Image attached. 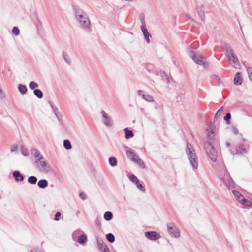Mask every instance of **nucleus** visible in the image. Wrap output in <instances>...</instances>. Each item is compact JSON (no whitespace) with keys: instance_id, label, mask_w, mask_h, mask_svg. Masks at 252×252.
Returning a JSON list of instances; mask_svg holds the SVG:
<instances>
[{"instance_id":"nucleus-1","label":"nucleus","mask_w":252,"mask_h":252,"mask_svg":"<svg viewBox=\"0 0 252 252\" xmlns=\"http://www.w3.org/2000/svg\"><path fill=\"white\" fill-rule=\"evenodd\" d=\"M207 136L208 141L204 142V149L210 159L213 162H216L217 159V152L212 143L215 140L214 135L207 134Z\"/></svg>"},{"instance_id":"nucleus-2","label":"nucleus","mask_w":252,"mask_h":252,"mask_svg":"<svg viewBox=\"0 0 252 252\" xmlns=\"http://www.w3.org/2000/svg\"><path fill=\"white\" fill-rule=\"evenodd\" d=\"M74 13L76 20L80 26L85 30L90 27V21L88 15L81 9L74 8Z\"/></svg>"},{"instance_id":"nucleus-3","label":"nucleus","mask_w":252,"mask_h":252,"mask_svg":"<svg viewBox=\"0 0 252 252\" xmlns=\"http://www.w3.org/2000/svg\"><path fill=\"white\" fill-rule=\"evenodd\" d=\"M186 153L192 167L194 169L197 168L198 167V159L197 156L195 152V150L192 147V145L189 143L187 144Z\"/></svg>"},{"instance_id":"nucleus-4","label":"nucleus","mask_w":252,"mask_h":252,"mask_svg":"<svg viewBox=\"0 0 252 252\" xmlns=\"http://www.w3.org/2000/svg\"><path fill=\"white\" fill-rule=\"evenodd\" d=\"M224 46L226 50V55L229 60L232 62L234 65H239V60L231 46L227 43L225 44Z\"/></svg>"},{"instance_id":"nucleus-5","label":"nucleus","mask_w":252,"mask_h":252,"mask_svg":"<svg viewBox=\"0 0 252 252\" xmlns=\"http://www.w3.org/2000/svg\"><path fill=\"white\" fill-rule=\"evenodd\" d=\"M35 164L37 169L44 173H49L51 171V167L44 159H36Z\"/></svg>"},{"instance_id":"nucleus-6","label":"nucleus","mask_w":252,"mask_h":252,"mask_svg":"<svg viewBox=\"0 0 252 252\" xmlns=\"http://www.w3.org/2000/svg\"><path fill=\"white\" fill-rule=\"evenodd\" d=\"M189 55L196 64L204 66H205L206 64H207L204 58L201 55L195 53L194 51H189Z\"/></svg>"},{"instance_id":"nucleus-7","label":"nucleus","mask_w":252,"mask_h":252,"mask_svg":"<svg viewBox=\"0 0 252 252\" xmlns=\"http://www.w3.org/2000/svg\"><path fill=\"white\" fill-rule=\"evenodd\" d=\"M167 230L170 235L175 238H178L180 236V232L176 227L173 226L171 223L167 224Z\"/></svg>"},{"instance_id":"nucleus-8","label":"nucleus","mask_w":252,"mask_h":252,"mask_svg":"<svg viewBox=\"0 0 252 252\" xmlns=\"http://www.w3.org/2000/svg\"><path fill=\"white\" fill-rule=\"evenodd\" d=\"M145 236L152 241L158 240L160 238V234L156 231H148L145 233Z\"/></svg>"},{"instance_id":"nucleus-9","label":"nucleus","mask_w":252,"mask_h":252,"mask_svg":"<svg viewBox=\"0 0 252 252\" xmlns=\"http://www.w3.org/2000/svg\"><path fill=\"white\" fill-rule=\"evenodd\" d=\"M101 113L102 114V117L104 119V124L108 126H112L113 125V121L112 118L110 116L108 115L104 111H102Z\"/></svg>"},{"instance_id":"nucleus-10","label":"nucleus","mask_w":252,"mask_h":252,"mask_svg":"<svg viewBox=\"0 0 252 252\" xmlns=\"http://www.w3.org/2000/svg\"><path fill=\"white\" fill-rule=\"evenodd\" d=\"M138 94L147 102H151L154 101L153 97L148 94H145L144 91L143 90H138Z\"/></svg>"},{"instance_id":"nucleus-11","label":"nucleus","mask_w":252,"mask_h":252,"mask_svg":"<svg viewBox=\"0 0 252 252\" xmlns=\"http://www.w3.org/2000/svg\"><path fill=\"white\" fill-rule=\"evenodd\" d=\"M141 31L144 36L145 39L147 43H150V37H151V34L148 32L146 27L141 26Z\"/></svg>"},{"instance_id":"nucleus-12","label":"nucleus","mask_w":252,"mask_h":252,"mask_svg":"<svg viewBox=\"0 0 252 252\" xmlns=\"http://www.w3.org/2000/svg\"><path fill=\"white\" fill-rule=\"evenodd\" d=\"M31 154L33 155L36 159H44V157L41 154L40 151L36 149L32 150Z\"/></svg>"},{"instance_id":"nucleus-13","label":"nucleus","mask_w":252,"mask_h":252,"mask_svg":"<svg viewBox=\"0 0 252 252\" xmlns=\"http://www.w3.org/2000/svg\"><path fill=\"white\" fill-rule=\"evenodd\" d=\"M126 154L127 156V157L129 158L133 162H135L136 160L138 159V158H139L137 154L134 153L132 151H127L126 152Z\"/></svg>"},{"instance_id":"nucleus-14","label":"nucleus","mask_w":252,"mask_h":252,"mask_svg":"<svg viewBox=\"0 0 252 252\" xmlns=\"http://www.w3.org/2000/svg\"><path fill=\"white\" fill-rule=\"evenodd\" d=\"M242 83V78L240 72H237L234 78V84L235 85H240Z\"/></svg>"},{"instance_id":"nucleus-15","label":"nucleus","mask_w":252,"mask_h":252,"mask_svg":"<svg viewBox=\"0 0 252 252\" xmlns=\"http://www.w3.org/2000/svg\"><path fill=\"white\" fill-rule=\"evenodd\" d=\"M97 243L98 245L99 248L103 251V252H109V248L106 245V244L103 242L102 240H97Z\"/></svg>"},{"instance_id":"nucleus-16","label":"nucleus","mask_w":252,"mask_h":252,"mask_svg":"<svg viewBox=\"0 0 252 252\" xmlns=\"http://www.w3.org/2000/svg\"><path fill=\"white\" fill-rule=\"evenodd\" d=\"M13 176L16 181H23L24 180V176L20 173L19 171H15L13 173Z\"/></svg>"},{"instance_id":"nucleus-17","label":"nucleus","mask_w":252,"mask_h":252,"mask_svg":"<svg viewBox=\"0 0 252 252\" xmlns=\"http://www.w3.org/2000/svg\"><path fill=\"white\" fill-rule=\"evenodd\" d=\"M125 132V138L126 139L132 138L134 136V134L132 131L129 130L128 128H125L124 129Z\"/></svg>"},{"instance_id":"nucleus-18","label":"nucleus","mask_w":252,"mask_h":252,"mask_svg":"<svg viewBox=\"0 0 252 252\" xmlns=\"http://www.w3.org/2000/svg\"><path fill=\"white\" fill-rule=\"evenodd\" d=\"M196 10L197 11V13L199 15V16L200 17L201 20L202 21H204L205 18V16L204 14V11L202 9L201 7H200L198 6H196Z\"/></svg>"},{"instance_id":"nucleus-19","label":"nucleus","mask_w":252,"mask_h":252,"mask_svg":"<svg viewBox=\"0 0 252 252\" xmlns=\"http://www.w3.org/2000/svg\"><path fill=\"white\" fill-rule=\"evenodd\" d=\"M38 187L41 189H45L48 186V183L46 179H41L37 183Z\"/></svg>"},{"instance_id":"nucleus-20","label":"nucleus","mask_w":252,"mask_h":252,"mask_svg":"<svg viewBox=\"0 0 252 252\" xmlns=\"http://www.w3.org/2000/svg\"><path fill=\"white\" fill-rule=\"evenodd\" d=\"M87 240V237L84 233L81 235L78 238L77 242L80 244H85Z\"/></svg>"},{"instance_id":"nucleus-21","label":"nucleus","mask_w":252,"mask_h":252,"mask_svg":"<svg viewBox=\"0 0 252 252\" xmlns=\"http://www.w3.org/2000/svg\"><path fill=\"white\" fill-rule=\"evenodd\" d=\"M18 89L19 92L22 94H25L27 91L26 86L23 84H19L18 86Z\"/></svg>"},{"instance_id":"nucleus-22","label":"nucleus","mask_w":252,"mask_h":252,"mask_svg":"<svg viewBox=\"0 0 252 252\" xmlns=\"http://www.w3.org/2000/svg\"><path fill=\"white\" fill-rule=\"evenodd\" d=\"M235 150L236 153L237 154H243L247 153L246 149L241 147L240 146H236Z\"/></svg>"},{"instance_id":"nucleus-23","label":"nucleus","mask_w":252,"mask_h":252,"mask_svg":"<svg viewBox=\"0 0 252 252\" xmlns=\"http://www.w3.org/2000/svg\"><path fill=\"white\" fill-rule=\"evenodd\" d=\"M239 203L247 207L251 206L252 205L251 202L245 199L244 197H243L241 200H240Z\"/></svg>"},{"instance_id":"nucleus-24","label":"nucleus","mask_w":252,"mask_h":252,"mask_svg":"<svg viewBox=\"0 0 252 252\" xmlns=\"http://www.w3.org/2000/svg\"><path fill=\"white\" fill-rule=\"evenodd\" d=\"M34 95L38 98L41 99L43 96V94L42 92L38 89H34L33 91Z\"/></svg>"},{"instance_id":"nucleus-25","label":"nucleus","mask_w":252,"mask_h":252,"mask_svg":"<svg viewBox=\"0 0 252 252\" xmlns=\"http://www.w3.org/2000/svg\"><path fill=\"white\" fill-rule=\"evenodd\" d=\"M109 164L112 166L114 167L117 165V160L115 157H111L109 158Z\"/></svg>"},{"instance_id":"nucleus-26","label":"nucleus","mask_w":252,"mask_h":252,"mask_svg":"<svg viewBox=\"0 0 252 252\" xmlns=\"http://www.w3.org/2000/svg\"><path fill=\"white\" fill-rule=\"evenodd\" d=\"M113 218V214L110 211H106L104 214V218L106 220H110Z\"/></svg>"},{"instance_id":"nucleus-27","label":"nucleus","mask_w":252,"mask_h":252,"mask_svg":"<svg viewBox=\"0 0 252 252\" xmlns=\"http://www.w3.org/2000/svg\"><path fill=\"white\" fill-rule=\"evenodd\" d=\"M37 181V178L34 176H31L28 179V182L31 184H35Z\"/></svg>"},{"instance_id":"nucleus-28","label":"nucleus","mask_w":252,"mask_h":252,"mask_svg":"<svg viewBox=\"0 0 252 252\" xmlns=\"http://www.w3.org/2000/svg\"><path fill=\"white\" fill-rule=\"evenodd\" d=\"M50 105L51 107L52 110L54 112V114L56 117L58 118L59 120H60L59 117L58 116V113H59L58 109L54 106V104L52 102H50Z\"/></svg>"},{"instance_id":"nucleus-29","label":"nucleus","mask_w":252,"mask_h":252,"mask_svg":"<svg viewBox=\"0 0 252 252\" xmlns=\"http://www.w3.org/2000/svg\"><path fill=\"white\" fill-rule=\"evenodd\" d=\"M106 239L110 243H113L115 240L114 235L112 233H108L106 235Z\"/></svg>"},{"instance_id":"nucleus-30","label":"nucleus","mask_w":252,"mask_h":252,"mask_svg":"<svg viewBox=\"0 0 252 252\" xmlns=\"http://www.w3.org/2000/svg\"><path fill=\"white\" fill-rule=\"evenodd\" d=\"M160 76L162 80L166 81L167 83L169 82V78L165 71H161L160 73Z\"/></svg>"},{"instance_id":"nucleus-31","label":"nucleus","mask_w":252,"mask_h":252,"mask_svg":"<svg viewBox=\"0 0 252 252\" xmlns=\"http://www.w3.org/2000/svg\"><path fill=\"white\" fill-rule=\"evenodd\" d=\"M233 194L239 202H240V200L244 197L239 191L237 190H233Z\"/></svg>"},{"instance_id":"nucleus-32","label":"nucleus","mask_w":252,"mask_h":252,"mask_svg":"<svg viewBox=\"0 0 252 252\" xmlns=\"http://www.w3.org/2000/svg\"><path fill=\"white\" fill-rule=\"evenodd\" d=\"M63 146L67 150H69L72 148L71 143L68 140H64L63 141Z\"/></svg>"},{"instance_id":"nucleus-33","label":"nucleus","mask_w":252,"mask_h":252,"mask_svg":"<svg viewBox=\"0 0 252 252\" xmlns=\"http://www.w3.org/2000/svg\"><path fill=\"white\" fill-rule=\"evenodd\" d=\"M63 56L66 63L70 65L71 64V62L69 56L64 52H63Z\"/></svg>"},{"instance_id":"nucleus-34","label":"nucleus","mask_w":252,"mask_h":252,"mask_svg":"<svg viewBox=\"0 0 252 252\" xmlns=\"http://www.w3.org/2000/svg\"><path fill=\"white\" fill-rule=\"evenodd\" d=\"M38 87V84L34 81H32L29 83V88L31 90H34V89H35V88Z\"/></svg>"},{"instance_id":"nucleus-35","label":"nucleus","mask_w":252,"mask_h":252,"mask_svg":"<svg viewBox=\"0 0 252 252\" xmlns=\"http://www.w3.org/2000/svg\"><path fill=\"white\" fill-rule=\"evenodd\" d=\"M212 78L215 79L216 82L219 84V85H223V82H222V80L217 75H213Z\"/></svg>"},{"instance_id":"nucleus-36","label":"nucleus","mask_w":252,"mask_h":252,"mask_svg":"<svg viewBox=\"0 0 252 252\" xmlns=\"http://www.w3.org/2000/svg\"><path fill=\"white\" fill-rule=\"evenodd\" d=\"M129 179L131 182L135 183V184L139 181L137 177L133 174L130 175Z\"/></svg>"},{"instance_id":"nucleus-37","label":"nucleus","mask_w":252,"mask_h":252,"mask_svg":"<svg viewBox=\"0 0 252 252\" xmlns=\"http://www.w3.org/2000/svg\"><path fill=\"white\" fill-rule=\"evenodd\" d=\"M231 114L230 113H227L224 117V120L226 121L227 124L229 125L230 124V119H231Z\"/></svg>"},{"instance_id":"nucleus-38","label":"nucleus","mask_w":252,"mask_h":252,"mask_svg":"<svg viewBox=\"0 0 252 252\" xmlns=\"http://www.w3.org/2000/svg\"><path fill=\"white\" fill-rule=\"evenodd\" d=\"M140 167L144 168L145 165L143 161L139 158L135 162Z\"/></svg>"},{"instance_id":"nucleus-39","label":"nucleus","mask_w":252,"mask_h":252,"mask_svg":"<svg viewBox=\"0 0 252 252\" xmlns=\"http://www.w3.org/2000/svg\"><path fill=\"white\" fill-rule=\"evenodd\" d=\"M137 187L142 191H145V188L143 186L142 184H141L139 182V181L136 183V184Z\"/></svg>"},{"instance_id":"nucleus-40","label":"nucleus","mask_w":252,"mask_h":252,"mask_svg":"<svg viewBox=\"0 0 252 252\" xmlns=\"http://www.w3.org/2000/svg\"><path fill=\"white\" fill-rule=\"evenodd\" d=\"M223 107H221L217 111V112L216 113V115L215 116V118L220 116L221 114V113L223 112Z\"/></svg>"},{"instance_id":"nucleus-41","label":"nucleus","mask_w":252,"mask_h":252,"mask_svg":"<svg viewBox=\"0 0 252 252\" xmlns=\"http://www.w3.org/2000/svg\"><path fill=\"white\" fill-rule=\"evenodd\" d=\"M12 32L15 35H18L20 33V31L17 27H14L12 29Z\"/></svg>"},{"instance_id":"nucleus-42","label":"nucleus","mask_w":252,"mask_h":252,"mask_svg":"<svg viewBox=\"0 0 252 252\" xmlns=\"http://www.w3.org/2000/svg\"><path fill=\"white\" fill-rule=\"evenodd\" d=\"M247 70L249 75V77L252 82V68L249 67Z\"/></svg>"},{"instance_id":"nucleus-43","label":"nucleus","mask_w":252,"mask_h":252,"mask_svg":"<svg viewBox=\"0 0 252 252\" xmlns=\"http://www.w3.org/2000/svg\"><path fill=\"white\" fill-rule=\"evenodd\" d=\"M140 21L142 24L141 26H144V27H146L145 22V18L143 16H140Z\"/></svg>"},{"instance_id":"nucleus-44","label":"nucleus","mask_w":252,"mask_h":252,"mask_svg":"<svg viewBox=\"0 0 252 252\" xmlns=\"http://www.w3.org/2000/svg\"><path fill=\"white\" fill-rule=\"evenodd\" d=\"M61 212H56L55 214V215L54 220H59V219H60L59 217L61 216Z\"/></svg>"},{"instance_id":"nucleus-45","label":"nucleus","mask_w":252,"mask_h":252,"mask_svg":"<svg viewBox=\"0 0 252 252\" xmlns=\"http://www.w3.org/2000/svg\"><path fill=\"white\" fill-rule=\"evenodd\" d=\"M18 146L16 145H12L10 149L11 152H14L17 150Z\"/></svg>"},{"instance_id":"nucleus-46","label":"nucleus","mask_w":252,"mask_h":252,"mask_svg":"<svg viewBox=\"0 0 252 252\" xmlns=\"http://www.w3.org/2000/svg\"><path fill=\"white\" fill-rule=\"evenodd\" d=\"M81 231L80 229L75 231L73 232V233L72 234V237H73V239H74L75 236H77V235H79L81 233Z\"/></svg>"},{"instance_id":"nucleus-47","label":"nucleus","mask_w":252,"mask_h":252,"mask_svg":"<svg viewBox=\"0 0 252 252\" xmlns=\"http://www.w3.org/2000/svg\"><path fill=\"white\" fill-rule=\"evenodd\" d=\"M213 130L211 129L210 127L207 129V134H210L211 135H213Z\"/></svg>"},{"instance_id":"nucleus-48","label":"nucleus","mask_w":252,"mask_h":252,"mask_svg":"<svg viewBox=\"0 0 252 252\" xmlns=\"http://www.w3.org/2000/svg\"><path fill=\"white\" fill-rule=\"evenodd\" d=\"M79 196L81 198L82 200H85L86 199V195L83 192H81L79 194Z\"/></svg>"},{"instance_id":"nucleus-49","label":"nucleus","mask_w":252,"mask_h":252,"mask_svg":"<svg viewBox=\"0 0 252 252\" xmlns=\"http://www.w3.org/2000/svg\"><path fill=\"white\" fill-rule=\"evenodd\" d=\"M232 131L235 134H238L239 133L238 129L235 127H232Z\"/></svg>"},{"instance_id":"nucleus-50","label":"nucleus","mask_w":252,"mask_h":252,"mask_svg":"<svg viewBox=\"0 0 252 252\" xmlns=\"http://www.w3.org/2000/svg\"><path fill=\"white\" fill-rule=\"evenodd\" d=\"M31 252H43V251L42 250L40 249H35L31 251Z\"/></svg>"},{"instance_id":"nucleus-51","label":"nucleus","mask_w":252,"mask_h":252,"mask_svg":"<svg viewBox=\"0 0 252 252\" xmlns=\"http://www.w3.org/2000/svg\"><path fill=\"white\" fill-rule=\"evenodd\" d=\"M229 182L230 185H231V186L233 185L234 184V182L232 180V178H230V179L229 180Z\"/></svg>"},{"instance_id":"nucleus-52","label":"nucleus","mask_w":252,"mask_h":252,"mask_svg":"<svg viewBox=\"0 0 252 252\" xmlns=\"http://www.w3.org/2000/svg\"><path fill=\"white\" fill-rule=\"evenodd\" d=\"M230 152L231 153V154L233 155H234L235 154H236V153L234 152V151H232L231 150H230Z\"/></svg>"},{"instance_id":"nucleus-53","label":"nucleus","mask_w":252,"mask_h":252,"mask_svg":"<svg viewBox=\"0 0 252 252\" xmlns=\"http://www.w3.org/2000/svg\"><path fill=\"white\" fill-rule=\"evenodd\" d=\"M225 144H226V146L228 147L230 146V144L229 142H226Z\"/></svg>"},{"instance_id":"nucleus-54","label":"nucleus","mask_w":252,"mask_h":252,"mask_svg":"<svg viewBox=\"0 0 252 252\" xmlns=\"http://www.w3.org/2000/svg\"><path fill=\"white\" fill-rule=\"evenodd\" d=\"M22 154H23V155L24 156H27L28 155V152H26V154H24V152L22 153Z\"/></svg>"},{"instance_id":"nucleus-55","label":"nucleus","mask_w":252,"mask_h":252,"mask_svg":"<svg viewBox=\"0 0 252 252\" xmlns=\"http://www.w3.org/2000/svg\"><path fill=\"white\" fill-rule=\"evenodd\" d=\"M125 1H132L133 0H125Z\"/></svg>"},{"instance_id":"nucleus-56","label":"nucleus","mask_w":252,"mask_h":252,"mask_svg":"<svg viewBox=\"0 0 252 252\" xmlns=\"http://www.w3.org/2000/svg\"><path fill=\"white\" fill-rule=\"evenodd\" d=\"M188 18H189V19H190V16H188Z\"/></svg>"},{"instance_id":"nucleus-57","label":"nucleus","mask_w":252,"mask_h":252,"mask_svg":"<svg viewBox=\"0 0 252 252\" xmlns=\"http://www.w3.org/2000/svg\"><path fill=\"white\" fill-rule=\"evenodd\" d=\"M1 198V196L0 195V199Z\"/></svg>"},{"instance_id":"nucleus-58","label":"nucleus","mask_w":252,"mask_h":252,"mask_svg":"<svg viewBox=\"0 0 252 252\" xmlns=\"http://www.w3.org/2000/svg\"><path fill=\"white\" fill-rule=\"evenodd\" d=\"M110 252V250H109V252Z\"/></svg>"},{"instance_id":"nucleus-59","label":"nucleus","mask_w":252,"mask_h":252,"mask_svg":"<svg viewBox=\"0 0 252 252\" xmlns=\"http://www.w3.org/2000/svg\"><path fill=\"white\" fill-rule=\"evenodd\" d=\"M140 252H142V251H140Z\"/></svg>"}]
</instances>
